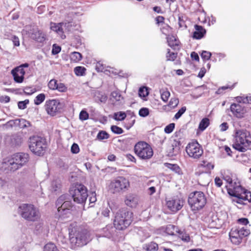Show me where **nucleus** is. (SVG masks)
Returning <instances> with one entry per match:
<instances>
[{
	"label": "nucleus",
	"instance_id": "nucleus-1",
	"mask_svg": "<svg viewBox=\"0 0 251 251\" xmlns=\"http://www.w3.org/2000/svg\"><path fill=\"white\" fill-rule=\"evenodd\" d=\"M29 155L27 153L19 152L5 158L2 163L8 171L14 172L27 163Z\"/></svg>",
	"mask_w": 251,
	"mask_h": 251
},
{
	"label": "nucleus",
	"instance_id": "nucleus-2",
	"mask_svg": "<svg viewBox=\"0 0 251 251\" xmlns=\"http://www.w3.org/2000/svg\"><path fill=\"white\" fill-rule=\"evenodd\" d=\"M234 148L241 152L251 150V135L247 130H238L234 136Z\"/></svg>",
	"mask_w": 251,
	"mask_h": 251
},
{
	"label": "nucleus",
	"instance_id": "nucleus-3",
	"mask_svg": "<svg viewBox=\"0 0 251 251\" xmlns=\"http://www.w3.org/2000/svg\"><path fill=\"white\" fill-rule=\"evenodd\" d=\"M133 213L127 208L120 209L116 214L114 225L118 230H124L132 222Z\"/></svg>",
	"mask_w": 251,
	"mask_h": 251
},
{
	"label": "nucleus",
	"instance_id": "nucleus-4",
	"mask_svg": "<svg viewBox=\"0 0 251 251\" xmlns=\"http://www.w3.org/2000/svg\"><path fill=\"white\" fill-rule=\"evenodd\" d=\"M69 238L71 246L75 249L83 247L91 240L89 232L82 229H72L69 232Z\"/></svg>",
	"mask_w": 251,
	"mask_h": 251
},
{
	"label": "nucleus",
	"instance_id": "nucleus-5",
	"mask_svg": "<svg viewBox=\"0 0 251 251\" xmlns=\"http://www.w3.org/2000/svg\"><path fill=\"white\" fill-rule=\"evenodd\" d=\"M18 213L24 219L31 222L37 221L41 217L39 209L31 204L23 203L20 205Z\"/></svg>",
	"mask_w": 251,
	"mask_h": 251
},
{
	"label": "nucleus",
	"instance_id": "nucleus-6",
	"mask_svg": "<svg viewBox=\"0 0 251 251\" xmlns=\"http://www.w3.org/2000/svg\"><path fill=\"white\" fill-rule=\"evenodd\" d=\"M188 202L192 210H199L205 205L206 198L203 192L195 191L189 194Z\"/></svg>",
	"mask_w": 251,
	"mask_h": 251
},
{
	"label": "nucleus",
	"instance_id": "nucleus-7",
	"mask_svg": "<svg viewBox=\"0 0 251 251\" xmlns=\"http://www.w3.org/2000/svg\"><path fill=\"white\" fill-rule=\"evenodd\" d=\"M29 148L35 154L40 156L43 155L47 148L45 140L38 136H33L29 139Z\"/></svg>",
	"mask_w": 251,
	"mask_h": 251
},
{
	"label": "nucleus",
	"instance_id": "nucleus-8",
	"mask_svg": "<svg viewBox=\"0 0 251 251\" xmlns=\"http://www.w3.org/2000/svg\"><path fill=\"white\" fill-rule=\"evenodd\" d=\"M129 180L123 176H119L113 179L109 185V188L113 194H120L126 191L129 187Z\"/></svg>",
	"mask_w": 251,
	"mask_h": 251
},
{
	"label": "nucleus",
	"instance_id": "nucleus-9",
	"mask_svg": "<svg viewBox=\"0 0 251 251\" xmlns=\"http://www.w3.org/2000/svg\"><path fill=\"white\" fill-rule=\"evenodd\" d=\"M237 103H232L230 105V110L232 114L237 118H242L246 112L245 103H251V97H247L245 98L237 97Z\"/></svg>",
	"mask_w": 251,
	"mask_h": 251
},
{
	"label": "nucleus",
	"instance_id": "nucleus-10",
	"mask_svg": "<svg viewBox=\"0 0 251 251\" xmlns=\"http://www.w3.org/2000/svg\"><path fill=\"white\" fill-rule=\"evenodd\" d=\"M135 154L142 159H150L153 155V152L151 147L144 141H140L134 146Z\"/></svg>",
	"mask_w": 251,
	"mask_h": 251
},
{
	"label": "nucleus",
	"instance_id": "nucleus-11",
	"mask_svg": "<svg viewBox=\"0 0 251 251\" xmlns=\"http://www.w3.org/2000/svg\"><path fill=\"white\" fill-rule=\"evenodd\" d=\"M70 193L74 201L78 203L85 202L88 196L86 187L82 184L76 186L74 190H71Z\"/></svg>",
	"mask_w": 251,
	"mask_h": 251
},
{
	"label": "nucleus",
	"instance_id": "nucleus-12",
	"mask_svg": "<svg viewBox=\"0 0 251 251\" xmlns=\"http://www.w3.org/2000/svg\"><path fill=\"white\" fill-rule=\"evenodd\" d=\"M44 106L48 115L54 116L62 112L64 105L58 100H50L46 101Z\"/></svg>",
	"mask_w": 251,
	"mask_h": 251
},
{
	"label": "nucleus",
	"instance_id": "nucleus-13",
	"mask_svg": "<svg viewBox=\"0 0 251 251\" xmlns=\"http://www.w3.org/2000/svg\"><path fill=\"white\" fill-rule=\"evenodd\" d=\"M250 230L244 227L240 229L232 228L229 233L231 242L235 245H239L242 239L250 234Z\"/></svg>",
	"mask_w": 251,
	"mask_h": 251
},
{
	"label": "nucleus",
	"instance_id": "nucleus-14",
	"mask_svg": "<svg viewBox=\"0 0 251 251\" xmlns=\"http://www.w3.org/2000/svg\"><path fill=\"white\" fill-rule=\"evenodd\" d=\"M186 151L190 157L194 159L199 158L203 154V150L197 142L189 143L185 149Z\"/></svg>",
	"mask_w": 251,
	"mask_h": 251
},
{
	"label": "nucleus",
	"instance_id": "nucleus-15",
	"mask_svg": "<svg viewBox=\"0 0 251 251\" xmlns=\"http://www.w3.org/2000/svg\"><path fill=\"white\" fill-rule=\"evenodd\" d=\"M56 205L58 212L61 214H67L73 205L71 201L66 200L65 196L60 197L56 201Z\"/></svg>",
	"mask_w": 251,
	"mask_h": 251
},
{
	"label": "nucleus",
	"instance_id": "nucleus-16",
	"mask_svg": "<svg viewBox=\"0 0 251 251\" xmlns=\"http://www.w3.org/2000/svg\"><path fill=\"white\" fill-rule=\"evenodd\" d=\"M184 202L182 199L174 197L166 201V205L170 210L173 212H176L182 208Z\"/></svg>",
	"mask_w": 251,
	"mask_h": 251
},
{
	"label": "nucleus",
	"instance_id": "nucleus-17",
	"mask_svg": "<svg viewBox=\"0 0 251 251\" xmlns=\"http://www.w3.org/2000/svg\"><path fill=\"white\" fill-rule=\"evenodd\" d=\"M29 64L27 63L23 64L15 68L11 71L14 79L15 82L17 83H22L24 78V75L25 74V68H28Z\"/></svg>",
	"mask_w": 251,
	"mask_h": 251
},
{
	"label": "nucleus",
	"instance_id": "nucleus-18",
	"mask_svg": "<svg viewBox=\"0 0 251 251\" xmlns=\"http://www.w3.org/2000/svg\"><path fill=\"white\" fill-rule=\"evenodd\" d=\"M232 185L227 190L228 194L231 196L236 197L239 200L245 189L241 186L239 182H234V184Z\"/></svg>",
	"mask_w": 251,
	"mask_h": 251
},
{
	"label": "nucleus",
	"instance_id": "nucleus-19",
	"mask_svg": "<svg viewBox=\"0 0 251 251\" xmlns=\"http://www.w3.org/2000/svg\"><path fill=\"white\" fill-rule=\"evenodd\" d=\"M28 32L31 38L38 42L43 43L45 40V34L37 27H30Z\"/></svg>",
	"mask_w": 251,
	"mask_h": 251
},
{
	"label": "nucleus",
	"instance_id": "nucleus-20",
	"mask_svg": "<svg viewBox=\"0 0 251 251\" xmlns=\"http://www.w3.org/2000/svg\"><path fill=\"white\" fill-rule=\"evenodd\" d=\"M125 202L127 206L135 208L138 204L139 197L136 194H128L126 196Z\"/></svg>",
	"mask_w": 251,
	"mask_h": 251
},
{
	"label": "nucleus",
	"instance_id": "nucleus-21",
	"mask_svg": "<svg viewBox=\"0 0 251 251\" xmlns=\"http://www.w3.org/2000/svg\"><path fill=\"white\" fill-rule=\"evenodd\" d=\"M115 226H113L111 225H107L102 228L101 233L100 234L97 235V237L98 238L104 237L110 239L113 237L115 231Z\"/></svg>",
	"mask_w": 251,
	"mask_h": 251
},
{
	"label": "nucleus",
	"instance_id": "nucleus-22",
	"mask_svg": "<svg viewBox=\"0 0 251 251\" xmlns=\"http://www.w3.org/2000/svg\"><path fill=\"white\" fill-rule=\"evenodd\" d=\"M195 31L193 33V37L196 39H201L206 33V30L201 25H195Z\"/></svg>",
	"mask_w": 251,
	"mask_h": 251
},
{
	"label": "nucleus",
	"instance_id": "nucleus-23",
	"mask_svg": "<svg viewBox=\"0 0 251 251\" xmlns=\"http://www.w3.org/2000/svg\"><path fill=\"white\" fill-rule=\"evenodd\" d=\"M124 100L119 91H114L111 92L110 95V100L114 104H121Z\"/></svg>",
	"mask_w": 251,
	"mask_h": 251
},
{
	"label": "nucleus",
	"instance_id": "nucleus-24",
	"mask_svg": "<svg viewBox=\"0 0 251 251\" xmlns=\"http://www.w3.org/2000/svg\"><path fill=\"white\" fill-rule=\"evenodd\" d=\"M50 28L52 30L56 32L59 35H60L62 39L65 38V35L63 34V27L62 26V23L58 24H53L51 25Z\"/></svg>",
	"mask_w": 251,
	"mask_h": 251
},
{
	"label": "nucleus",
	"instance_id": "nucleus-25",
	"mask_svg": "<svg viewBox=\"0 0 251 251\" xmlns=\"http://www.w3.org/2000/svg\"><path fill=\"white\" fill-rule=\"evenodd\" d=\"M11 143L14 146L20 145L23 141L22 134L18 133L13 134L10 138Z\"/></svg>",
	"mask_w": 251,
	"mask_h": 251
},
{
	"label": "nucleus",
	"instance_id": "nucleus-26",
	"mask_svg": "<svg viewBox=\"0 0 251 251\" xmlns=\"http://www.w3.org/2000/svg\"><path fill=\"white\" fill-rule=\"evenodd\" d=\"M247 201L249 202H251V193L247 190H245L239 199L237 201V202L238 203H242L243 201Z\"/></svg>",
	"mask_w": 251,
	"mask_h": 251
},
{
	"label": "nucleus",
	"instance_id": "nucleus-27",
	"mask_svg": "<svg viewBox=\"0 0 251 251\" xmlns=\"http://www.w3.org/2000/svg\"><path fill=\"white\" fill-rule=\"evenodd\" d=\"M200 167L202 168L207 173H210L211 170L213 169L214 165L211 162L203 160L200 164Z\"/></svg>",
	"mask_w": 251,
	"mask_h": 251
},
{
	"label": "nucleus",
	"instance_id": "nucleus-28",
	"mask_svg": "<svg viewBox=\"0 0 251 251\" xmlns=\"http://www.w3.org/2000/svg\"><path fill=\"white\" fill-rule=\"evenodd\" d=\"M165 232L168 235H175L176 233H179V230L177 226L169 225L167 226L165 229Z\"/></svg>",
	"mask_w": 251,
	"mask_h": 251
},
{
	"label": "nucleus",
	"instance_id": "nucleus-29",
	"mask_svg": "<svg viewBox=\"0 0 251 251\" xmlns=\"http://www.w3.org/2000/svg\"><path fill=\"white\" fill-rule=\"evenodd\" d=\"M154 180H150L147 183V185L149 186V188L146 190L147 194L150 196L152 195L156 192V188L155 185H157V184L155 185L154 184Z\"/></svg>",
	"mask_w": 251,
	"mask_h": 251
},
{
	"label": "nucleus",
	"instance_id": "nucleus-30",
	"mask_svg": "<svg viewBox=\"0 0 251 251\" xmlns=\"http://www.w3.org/2000/svg\"><path fill=\"white\" fill-rule=\"evenodd\" d=\"M167 40L169 46L172 48L178 46L179 45V41L173 35H168Z\"/></svg>",
	"mask_w": 251,
	"mask_h": 251
},
{
	"label": "nucleus",
	"instance_id": "nucleus-31",
	"mask_svg": "<svg viewBox=\"0 0 251 251\" xmlns=\"http://www.w3.org/2000/svg\"><path fill=\"white\" fill-rule=\"evenodd\" d=\"M18 121H19V122L21 123V125L22 128L27 127L31 126L30 122L24 119H22L20 120H16L15 121L11 120L7 122V124L8 125H10L12 126L13 124L15 123V122H17Z\"/></svg>",
	"mask_w": 251,
	"mask_h": 251
},
{
	"label": "nucleus",
	"instance_id": "nucleus-32",
	"mask_svg": "<svg viewBox=\"0 0 251 251\" xmlns=\"http://www.w3.org/2000/svg\"><path fill=\"white\" fill-rule=\"evenodd\" d=\"M96 70L97 71V72H109V73H112L113 74H116V72H114V69L113 68H110L111 70H108L107 69H105V67L104 66V65L101 63L100 62H98L96 64Z\"/></svg>",
	"mask_w": 251,
	"mask_h": 251
},
{
	"label": "nucleus",
	"instance_id": "nucleus-33",
	"mask_svg": "<svg viewBox=\"0 0 251 251\" xmlns=\"http://www.w3.org/2000/svg\"><path fill=\"white\" fill-rule=\"evenodd\" d=\"M143 249L147 251H157L158 249V244L155 242H151L150 243L145 244Z\"/></svg>",
	"mask_w": 251,
	"mask_h": 251
},
{
	"label": "nucleus",
	"instance_id": "nucleus-34",
	"mask_svg": "<svg viewBox=\"0 0 251 251\" xmlns=\"http://www.w3.org/2000/svg\"><path fill=\"white\" fill-rule=\"evenodd\" d=\"M165 166L168 168L170 169L178 175H181L182 174L180 168L177 164L166 163Z\"/></svg>",
	"mask_w": 251,
	"mask_h": 251
},
{
	"label": "nucleus",
	"instance_id": "nucleus-35",
	"mask_svg": "<svg viewBox=\"0 0 251 251\" xmlns=\"http://www.w3.org/2000/svg\"><path fill=\"white\" fill-rule=\"evenodd\" d=\"M61 188L60 181L59 180H53L50 186V190L52 192H58Z\"/></svg>",
	"mask_w": 251,
	"mask_h": 251
},
{
	"label": "nucleus",
	"instance_id": "nucleus-36",
	"mask_svg": "<svg viewBox=\"0 0 251 251\" xmlns=\"http://www.w3.org/2000/svg\"><path fill=\"white\" fill-rule=\"evenodd\" d=\"M209 125V120L207 118H203L200 122L199 128L201 131L204 130Z\"/></svg>",
	"mask_w": 251,
	"mask_h": 251
},
{
	"label": "nucleus",
	"instance_id": "nucleus-37",
	"mask_svg": "<svg viewBox=\"0 0 251 251\" xmlns=\"http://www.w3.org/2000/svg\"><path fill=\"white\" fill-rule=\"evenodd\" d=\"M126 115L125 112L120 111L115 112L113 114V118L118 121L124 120L126 118Z\"/></svg>",
	"mask_w": 251,
	"mask_h": 251
},
{
	"label": "nucleus",
	"instance_id": "nucleus-38",
	"mask_svg": "<svg viewBox=\"0 0 251 251\" xmlns=\"http://www.w3.org/2000/svg\"><path fill=\"white\" fill-rule=\"evenodd\" d=\"M86 69L82 66H77L74 68V72L77 76H83L85 75Z\"/></svg>",
	"mask_w": 251,
	"mask_h": 251
},
{
	"label": "nucleus",
	"instance_id": "nucleus-39",
	"mask_svg": "<svg viewBox=\"0 0 251 251\" xmlns=\"http://www.w3.org/2000/svg\"><path fill=\"white\" fill-rule=\"evenodd\" d=\"M82 58L81 54L78 52H72L70 55L71 60L74 62H77Z\"/></svg>",
	"mask_w": 251,
	"mask_h": 251
},
{
	"label": "nucleus",
	"instance_id": "nucleus-40",
	"mask_svg": "<svg viewBox=\"0 0 251 251\" xmlns=\"http://www.w3.org/2000/svg\"><path fill=\"white\" fill-rule=\"evenodd\" d=\"M45 100V95L43 93L38 95L35 98L34 101L35 105H38L42 103Z\"/></svg>",
	"mask_w": 251,
	"mask_h": 251
},
{
	"label": "nucleus",
	"instance_id": "nucleus-41",
	"mask_svg": "<svg viewBox=\"0 0 251 251\" xmlns=\"http://www.w3.org/2000/svg\"><path fill=\"white\" fill-rule=\"evenodd\" d=\"M43 251H59L55 245L53 243H50L47 244L44 248Z\"/></svg>",
	"mask_w": 251,
	"mask_h": 251
},
{
	"label": "nucleus",
	"instance_id": "nucleus-42",
	"mask_svg": "<svg viewBox=\"0 0 251 251\" xmlns=\"http://www.w3.org/2000/svg\"><path fill=\"white\" fill-rule=\"evenodd\" d=\"M170 96V93L167 90H163L161 91V98L163 101L167 102Z\"/></svg>",
	"mask_w": 251,
	"mask_h": 251
},
{
	"label": "nucleus",
	"instance_id": "nucleus-43",
	"mask_svg": "<svg viewBox=\"0 0 251 251\" xmlns=\"http://www.w3.org/2000/svg\"><path fill=\"white\" fill-rule=\"evenodd\" d=\"M139 96L140 97L145 98L149 95L147 87H142L140 88L138 92Z\"/></svg>",
	"mask_w": 251,
	"mask_h": 251
},
{
	"label": "nucleus",
	"instance_id": "nucleus-44",
	"mask_svg": "<svg viewBox=\"0 0 251 251\" xmlns=\"http://www.w3.org/2000/svg\"><path fill=\"white\" fill-rule=\"evenodd\" d=\"M179 103V100L177 98H173L170 100L168 106H169L171 108H174L177 106Z\"/></svg>",
	"mask_w": 251,
	"mask_h": 251
},
{
	"label": "nucleus",
	"instance_id": "nucleus-45",
	"mask_svg": "<svg viewBox=\"0 0 251 251\" xmlns=\"http://www.w3.org/2000/svg\"><path fill=\"white\" fill-rule=\"evenodd\" d=\"M179 237L183 241L188 242L190 241V238L189 235L186 233H183L182 231L179 230Z\"/></svg>",
	"mask_w": 251,
	"mask_h": 251
},
{
	"label": "nucleus",
	"instance_id": "nucleus-46",
	"mask_svg": "<svg viewBox=\"0 0 251 251\" xmlns=\"http://www.w3.org/2000/svg\"><path fill=\"white\" fill-rule=\"evenodd\" d=\"M57 81L54 79H52L49 81L48 83V87L50 90H55L56 88H57Z\"/></svg>",
	"mask_w": 251,
	"mask_h": 251
},
{
	"label": "nucleus",
	"instance_id": "nucleus-47",
	"mask_svg": "<svg viewBox=\"0 0 251 251\" xmlns=\"http://www.w3.org/2000/svg\"><path fill=\"white\" fill-rule=\"evenodd\" d=\"M62 24L64 32L65 31H70L73 29L72 22L62 23Z\"/></svg>",
	"mask_w": 251,
	"mask_h": 251
},
{
	"label": "nucleus",
	"instance_id": "nucleus-48",
	"mask_svg": "<svg viewBox=\"0 0 251 251\" xmlns=\"http://www.w3.org/2000/svg\"><path fill=\"white\" fill-rule=\"evenodd\" d=\"M111 130L114 133L117 134H121L124 132L123 129L117 126H112Z\"/></svg>",
	"mask_w": 251,
	"mask_h": 251
},
{
	"label": "nucleus",
	"instance_id": "nucleus-49",
	"mask_svg": "<svg viewBox=\"0 0 251 251\" xmlns=\"http://www.w3.org/2000/svg\"><path fill=\"white\" fill-rule=\"evenodd\" d=\"M97 138L100 140L106 139L109 138V135L105 131H100L98 134Z\"/></svg>",
	"mask_w": 251,
	"mask_h": 251
},
{
	"label": "nucleus",
	"instance_id": "nucleus-50",
	"mask_svg": "<svg viewBox=\"0 0 251 251\" xmlns=\"http://www.w3.org/2000/svg\"><path fill=\"white\" fill-rule=\"evenodd\" d=\"M223 177L224 180L228 183V184L226 185V187L227 190L229 187H231L233 186L232 185L234 184V182H233L232 179L229 176H224Z\"/></svg>",
	"mask_w": 251,
	"mask_h": 251
},
{
	"label": "nucleus",
	"instance_id": "nucleus-51",
	"mask_svg": "<svg viewBox=\"0 0 251 251\" xmlns=\"http://www.w3.org/2000/svg\"><path fill=\"white\" fill-rule=\"evenodd\" d=\"M139 115L142 117H145L149 115V110L148 108L143 107L139 111Z\"/></svg>",
	"mask_w": 251,
	"mask_h": 251
},
{
	"label": "nucleus",
	"instance_id": "nucleus-52",
	"mask_svg": "<svg viewBox=\"0 0 251 251\" xmlns=\"http://www.w3.org/2000/svg\"><path fill=\"white\" fill-rule=\"evenodd\" d=\"M186 110V107L185 106L182 107L175 114L174 118H175L176 120L178 119L184 113Z\"/></svg>",
	"mask_w": 251,
	"mask_h": 251
},
{
	"label": "nucleus",
	"instance_id": "nucleus-53",
	"mask_svg": "<svg viewBox=\"0 0 251 251\" xmlns=\"http://www.w3.org/2000/svg\"><path fill=\"white\" fill-rule=\"evenodd\" d=\"M161 31L163 34L167 35L171 30V27L167 24H164L161 28Z\"/></svg>",
	"mask_w": 251,
	"mask_h": 251
},
{
	"label": "nucleus",
	"instance_id": "nucleus-54",
	"mask_svg": "<svg viewBox=\"0 0 251 251\" xmlns=\"http://www.w3.org/2000/svg\"><path fill=\"white\" fill-rule=\"evenodd\" d=\"M176 53L171 52L169 49L168 50V53L166 55L167 60L173 61L176 58Z\"/></svg>",
	"mask_w": 251,
	"mask_h": 251
},
{
	"label": "nucleus",
	"instance_id": "nucleus-55",
	"mask_svg": "<svg viewBox=\"0 0 251 251\" xmlns=\"http://www.w3.org/2000/svg\"><path fill=\"white\" fill-rule=\"evenodd\" d=\"M79 119L81 121H85L88 119L89 114L85 110H82L79 113Z\"/></svg>",
	"mask_w": 251,
	"mask_h": 251
},
{
	"label": "nucleus",
	"instance_id": "nucleus-56",
	"mask_svg": "<svg viewBox=\"0 0 251 251\" xmlns=\"http://www.w3.org/2000/svg\"><path fill=\"white\" fill-rule=\"evenodd\" d=\"M175 126V124L174 123L170 124L165 127V132L168 134L171 133L174 129Z\"/></svg>",
	"mask_w": 251,
	"mask_h": 251
},
{
	"label": "nucleus",
	"instance_id": "nucleus-57",
	"mask_svg": "<svg viewBox=\"0 0 251 251\" xmlns=\"http://www.w3.org/2000/svg\"><path fill=\"white\" fill-rule=\"evenodd\" d=\"M28 100H25L24 101H20L18 103V108L20 109H25L26 107V105L28 104Z\"/></svg>",
	"mask_w": 251,
	"mask_h": 251
},
{
	"label": "nucleus",
	"instance_id": "nucleus-58",
	"mask_svg": "<svg viewBox=\"0 0 251 251\" xmlns=\"http://www.w3.org/2000/svg\"><path fill=\"white\" fill-rule=\"evenodd\" d=\"M57 87V88H56V90L60 92H65L67 90V87L62 83H58Z\"/></svg>",
	"mask_w": 251,
	"mask_h": 251
},
{
	"label": "nucleus",
	"instance_id": "nucleus-59",
	"mask_svg": "<svg viewBox=\"0 0 251 251\" xmlns=\"http://www.w3.org/2000/svg\"><path fill=\"white\" fill-rule=\"evenodd\" d=\"M211 56V52L207 51H202L201 54V58L205 60H208L210 59V57Z\"/></svg>",
	"mask_w": 251,
	"mask_h": 251
},
{
	"label": "nucleus",
	"instance_id": "nucleus-60",
	"mask_svg": "<svg viewBox=\"0 0 251 251\" xmlns=\"http://www.w3.org/2000/svg\"><path fill=\"white\" fill-rule=\"evenodd\" d=\"M178 25L179 27L186 28L187 26L185 24V22L184 20L183 17L179 16L178 17Z\"/></svg>",
	"mask_w": 251,
	"mask_h": 251
},
{
	"label": "nucleus",
	"instance_id": "nucleus-61",
	"mask_svg": "<svg viewBox=\"0 0 251 251\" xmlns=\"http://www.w3.org/2000/svg\"><path fill=\"white\" fill-rule=\"evenodd\" d=\"M71 151L73 153H77L79 151V148L77 144L74 143L71 147Z\"/></svg>",
	"mask_w": 251,
	"mask_h": 251
},
{
	"label": "nucleus",
	"instance_id": "nucleus-62",
	"mask_svg": "<svg viewBox=\"0 0 251 251\" xmlns=\"http://www.w3.org/2000/svg\"><path fill=\"white\" fill-rule=\"evenodd\" d=\"M61 51V48L54 44L52 47L51 52L53 54H57Z\"/></svg>",
	"mask_w": 251,
	"mask_h": 251
},
{
	"label": "nucleus",
	"instance_id": "nucleus-63",
	"mask_svg": "<svg viewBox=\"0 0 251 251\" xmlns=\"http://www.w3.org/2000/svg\"><path fill=\"white\" fill-rule=\"evenodd\" d=\"M96 194L95 192H92L90 194V196L89 198V201L90 203H94L96 201Z\"/></svg>",
	"mask_w": 251,
	"mask_h": 251
},
{
	"label": "nucleus",
	"instance_id": "nucleus-64",
	"mask_svg": "<svg viewBox=\"0 0 251 251\" xmlns=\"http://www.w3.org/2000/svg\"><path fill=\"white\" fill-rule=\"evenodd\" d=\"M228 128V126L227 123L224 122L220 125V128L221 131H225Z\"/></svg>",
	"mask_w": 251,
	"mask_h": 251
}]
</instances>
